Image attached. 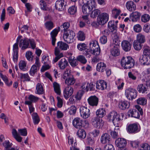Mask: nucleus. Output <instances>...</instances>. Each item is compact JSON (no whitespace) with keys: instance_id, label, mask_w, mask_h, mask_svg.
<instances>
[{"instance_id":"nucleus-32","label":"nucleus","mask_w":150,"mask_h":150,"mask_svg":"<svg viewBox=\"0 0 150 150\" xmlns=\"http://www.w3.org/2000/svg\"><path fill=\"white\" fill-rule=\"evenodd\" d=\"M36 90L35 93L37 94H42L44 93L43 86L41 83H38L37 84L36 86Z\"/></svg>"},{"instance_id":"nucleus-59","label":"nucleus","mask_w":150,"mask_h":150,"mask_svg":"<svg viewBox=\"0 0 150 150\" xmlns=\"http://www.w3.org/2000/svg\"><path fill=\"white\" fill-rule=\"evenodd\" d=\"M25 57L29 61H32L33 60V56L32 53L30 51H27L25 54Z\"/></svg>"},{"instance_id":"nucleus-38","label":"nucleus","mask_w":150,"mask_h":150,"mask_svg":"<svg viewBox=\"0 0 150 150\" xmlns=\"http://www.w3.org/2000/svg\"><path fill=\"white\" fill-rule=\"evenodd\" d=\"M136 101L138 105L144 106L146 104L147 100L144 97H140L137 99Z\"/></svg>"},{"instance_id":"nucleus-27","label":"nucleus","mask_w":150,"mask_h":150,"mask_svg":"<svg viewBox=\"0 0 150 150\" xmlns=\"http://www.w3.org/2000/svg\"><path fill=\"white\" fill-rule=\"evenodd\" d=\"M128 114L129 117L136 118H139L140 117L138 112L135 109L129 110L128 112Z\"/></svg>"},{"instance_id":"nucleus-37","label":"nucleus","mask_w":150,"mask_h":150,"mask_svg":"<svg viewBox=\"0 0 150 150\" xmlns=\"http://www.w3.org/2000/svg\"><path fill=\"white\" fill-rule=\"evenodd\" d=\"M2 144L5 148V150H15L16 149L13 148H12L10 149L9 148L12 146V143H10L8 140L5 141Z\"/></svg>"},{"instance_id":"nucleus-28","label":"nucleus","mask_w":150,"mask_h":150,"mask_svg":"<svg viewBox=\"0 0 150 150\" xmlns=\"http://www.w3.org/2000/svg\"><path fill=\"white\" fill-rule=\"evenodd\" d=\"M119 107L121 110H124L129 107V104L126 100L121 101L119 103Z\"/></svg>"},{"instance_id":"nucleus-41","label":"nucleus","mask_w":150,"mask_h":150,"mask_svg":"<svg viewBox=\"0 0 150 150\" xmlns=\"http://www.w3.org/2000/svg\"><path fill=\"white\" fill-rule=\"evenodd\" d=\"M53 86L55 92L57 94L60 95L61 92L59 84L56 82H54L53 83Z\"/></svg>"},{"instance_id":"nucleus-49","label":"nucleus","mask_w":150,"mask_h":150,"mask_svg":"<svg viewBox=\"0 0 150 150\" xmlns=\"http://www.w3.org/2000/svg\"><path fill=\"white\" fill-rule=\"evenodd\" d=\"M32 115L34 123L35 125L38 124L40 121L38 114L36 112H34L32 114Z\"/></svg>"},{"instance_id":"nucleus-39","label":"nucleus","mask_w":150,"mask_h":150,"mask_svg":"<svg viewBox=\"0 0 150 150\" xmlns=\"http://www.w3.org/2000/svg\"><path fill=\"white\" fill-rule=\"evenodd\" d=\"M26 62L23 60L21 61L18 64V66L19 69L23 71L27 70V67L26 66Z\"/></svg>"},{"instance_id":"nucleus-23","label":"nucleus","mask_w":150,"mask_h":150,"mask_svg":"<svg viewBox=\"0 0 150 150\" xmlns=\"http://www.w3.org/2000/svg\"><path fill=\"white\" fill-rule=\"evenodd\" d=\"M28 99L29 100H26L25 102V104L26 105H30L32 103H36L39 100L38 97L35 96L33 95H30L28 97Z\"/></svg>"},{"instance_id":"nucleus-54","label":"nucleus","mask_w":150,"mask_h":150,"mask_svg":"<svg viewBox=\"0 0 150 150\" xmlns=\"http://www.w3.org/2000/svg\"><path fill=\"white\" fill-rule=\"evenodd\" d=\"M141 21L144 23H146L150 19V16L147 14H144L141 16Z\"/></svg>"},{"instance_id":"nucleus-45","label":"nucleus","mask_w":150,"mask_h":150,"mask_svg":"<svg viewBox=\"0 0 150 150\" xmlns=\"http://www.w3.org/2000/svg\"><path fill=\"white\" fill-rule=\"evenodd\" d=\"M100 47L93 48L90 49L91 53L95 56L99 55L100 53Z\"/></svg>"},{"instance_id":"nucleus-7","label":"nucleus","mask_w":150,"mask_h":150,"mask_svg":"<svg viewBox=\"0 0 150 150\" xmlns=\"http://www.w3.org/2000/svg\"><path fill=\"white\" fill-rule=\"evenodd\" d=\"M109 15L105 13H102L99 14L97 18V21L99 24L104 25L108 21Z\"/></svg>"},{"instance_id":"nucleus-5","label":"nucleus","mask_w":150,"mask_h":150,"mask_svg":"<svg viewBox=\"0 0 150 150\" xmlns=\"http://www.w3.org/2000/svg\"><path fill=\"white\" fill-rule=\"evenodd\" d=\"M75 36V34L73 30H68L64 33V40L67 43H70L74 42Z\"/></svg>"},{"instance_id":"nucleus-18","label":"nucleus","mask_w":150,"mask_h":150,"mask_svg":"<svg viewBox=\"0 0 150 150\" xmlns=\"http://www.w3.org/2000/svg\"><path fill=\"white\" fill-rule=\"evenodd\" d=\"M60 28L59 27L58 29H55L53 30L50 33L52 39V44L53 46L55 45L56 40V37L57 36L59 31H60Z\"/></svg>"},{"instance_id":"nucleus-4","label":"nucleus","mask_w":150,"mask_h":150,"mask_svg":"<svg viewBox=\"0 0 150 150\" xmlns=\"http://www.w3.org/2000/svg\"><path fill=\"white\" fill-rule=\"evenodd\" d=\"M71 71L69 69L67 68L64 71L62 77L65 80V83L67 85H73L75 82V79L73 76H70Z\"/></svg>"},{"instance_id":"nucleus-29","label":"nucleus","mask_w":150,"mask_h":150,"mask_svg":"<svg viewBox=\"0 0 150 150\" xmlns=\"http://www.w3.org/2000/svg\"><path fill=\"white\" fill-rule=\"evenodd\" d=\"M121 12L120 9L117 8H114L112 10V14L113 17L115 18H117L118 17L119 19L121 18L119 16Z\"/></svg>"},{"instance_id":"nucleus-2","label":"nucleus","mask_w":150,"mask_h":150,"mask_svg":"<svg viewBox=\"0 0 150 150\" xmlns=\"http://www.w3.org/2000/svg\"><path fill=\"white\" fill-rule=\"evenodd\" d=\"M79 2L84 4L82 7L84 14L89 15L94 8H96L97 5L94 0H81Z\"/></svg>"},{"instance_id":"nucleus-62","label":"nucleus","mask_w":150,"mask_h":150,"mask_svg":"<svg viewBox=\"0 0 150 150\" xmlns=\"http://www.w3.org/2000/svg\"><path fill=\"white\" fill-rule=\"evenodd\" d=\"M70 26V23L68 22H65L63 23L62 25L61 26V27H62V28H64V32L65 31H67L68 29L69 28Z\"/></svg>"},{"instance_id":"nucleus-17","label":"nucleus","mask_w":150,"mask_h":150,"mask_svg":"<svg viewBox=\"0 0 150 150\" xmlns=\"http://www.w3.org/2000/svg\"><path fill=\"white\" fill-rule=\"evenodd\" d=\"M83 120L79 117L74 118L72 121L73 126L76 128H80L83 126Z\"/></svg>"},{"instance_id":"nucleus-51","label":"nucleus","mask_w":150,"mask_h":150,"mask_svg":"<svg viewBox=\"0 0 150 150\" xmlns=\"http://www.w3.org/2000/svg\"><path fill=\"white\" fill-rule=\"evenodd\" d=\"M115 84L118 90H122L123 89L124 83L120 79H118L117 81H116L115 82Z\"/></svg>"},{"instance_id":"nucleus-8","label":"nucleus","mask_w":150,"mask_h":150,"mask_svg":"<svg viewBox=\"0 0 150 150\" xmlns=\"http://www.w3.org/2000/svg\"><path fill=\"white\" fill-rule=\"evenodd\" d=\"M90 110L87 107L82 106L80 108L81 116L83 119H86L90 116Z\"/></svg>"},{"instance_id":"nucleus-15","label":"nucleus","mask_w":150,"mask_h":150,"mask_svg":"<svg viewBox=\"0 0 150 150\" xmlns=\"http://www.w3.org/2000/svg\"><path fill=\"white\" fill-rule=\"evenodd\" d=\"M89 104L92 106H96L98 103V99L95 96H91L88 99Z\"/></svg>"},{"instance_id":"nucleus-3","label":"nucleus","mask_w":150,"mask_h":150,"mask_svg":"<svg viewBox=\"0 0 150 150\" xmlns=\"http://www.w3.org/2000/svg\"><path fill=\"white\" fill-rule=\"evenodd\" d=\"M120 64L122 67L124 69H130L134 65V59L130 56L123 57L121 59Z\"/></svg>"},{"instance_id":"nucleus-33","label":"nucleus","mask_w":150,"mask_h":150,"mask_svg":"<svg viewBox=\"0 0 150 150\" xmlns=\"http://www.w3.org/2000/svg\"><path fill=\"white\" fill-rule=\"evenodd\" d=\"M78 137L81 139H84L86 136V134L85 130L83 129H79L76 133Z\"/></svg>"},{"instance_id":"nucleus-52","label":"nucleus","mask_w":150,"mask_h":150,"mask_svg":"<svg viewBox=\"0 0 150 150\" xmlns=\"http://www.w3.org/2000/svg\"><path fill=\"white\" fill-rule=\"evenodd\" d=\"M90 49L100 47L97 41L93 40L89 43Z\"/></svg>"},{"instance_id":"nucleus-48","label":"nucleus","mask_w":150,"mask_h":150,"mask_svg":"<svg viewBox=\"0 0 150 150\" xmlns=\"http://www.w3.org/2000/svg\"><path fill=\"white\" fill-rule=\"evenodd\" d=\"M96 114L98 117H99V118L102 117L105 115V111L103 108L100 109L96 111Z\"/></svg>"},{"instance_id":"nucleus-16","label":"nucleus","mask_w":150,"mask_h":150,"mask_svg":"<svg viewBox=\"0 0 150 150\" xmlns=\"http://www.w3.org/2000/svg\"><path fill=\"white\" fill-rule=\"evenodd\" d=\"M115 144L117 147L120 148H123L126 146L127 142L125 139L119 138L116 140Z\"/></svg>"},{"instance_id":"nucleus-30","label":"nucleus","mask_w":150,"mask_h":150,"mask_svg":"<svg viewBox=\"0 0 150 150\" xmlns=\"http://www.w3.org/2000/svg\"><path fill=\"white\" fill-rule=\"evenodd\" d=\"M140 15V13L139 12L137 11L134 12L130 16V20L132 22H136L139 19Z\"/></svg>"},{"instance_id":"nucleus-10","label":"nucleus","mask_w":150,"mask_h":150,"mask_svg":"<svg viewBox=\"0 0 150 150\" xmlns=\"http://www.w3.org/2000/svg\"><path fill=\"white\" fill-rule=\"evenodd\" d=\"M128 132L129 133H136L140 131L138 127V125L137 123L129 125L127 127Z\"/></svg>"},{"instance_id":"nucleus-63","label":"nucleus","mask_w":150,"mask_h":150,"mask_svg":"<svg viewBox=\"0 0 150 150\" xmlns=\"http://www.w3.org/2000/svg\"><path fill=\"white\" fill-rule=\"evenodd\" d=\"M88 83L86 82H84L82 83L81 88L83 91H88Z\"/></svg>"},{"instance_id":"nucleus-35","label":"nucleus","mask_w":150,"mask_h":150,"mask_svg":"<svg viewBox=\"0 0 150 150\" xmlns=\"http://www.w3.org/2000/svg\"><path fill=\"white\" fill-rule=\"evenodd\" d=\"M100 11L98 9L94 8L91 12L90 14V17L93 18H96V17L100 14Z\"/></svg>"},{"instance_id":"nucleus-12","label":"nucleus","mask_w":150,"mask_h":150,"mask_svg":"<svg viewBox=\"0 0 150 150\" xmlns=\"http://www.w3.org/2000/svg\"><path fill=\"white\" fill-rule=\"evenodd\" d=\"M122 114H118L117 113L112 121L115 126L118 127L120 125V122L123 118Z\"/></svg>"},{"instance_id":"nucleus-47","label":"nucleus","mask_w":150,"mask_h":150,"mask_svg":"<svg viewBox=\"0 0 150 150\" xmlns=\"http://www.w3.org/2000/svg\"><path fill=\"white\" fill-rule=\"evenodd\" d=\"M137 90L139 93H143L147 91V88L144 85L141 84L138 85Z\"/></svg>"},{"instance_id":"nucleus-36","label":"nucleus","mask_w":150,"mask_h":150,"mask_svg":"<svg viewBox=\"0 0 150 150\" xmlns=\"http://www.w3.org/2000/svg\"><path fill=\"white\" fill-rule=\"evenodd\" d=\"M118 46L116 45L114 46L111 50V53L112 55L114 56H117L120 55V52L119 50L118 47Z\"/></svg>"},{"instance_id":"nucleus-13","label":"nucleus","mask_w":150,"mask_h":150,"mask_svg":"<svg viewBox=\"0 0 150 150\" xmlns=\"http://www.w3.org/2000/svg\"><path fill=\"white\" fill-rule=\"evenodd\" d=\"M74 91L73 88L71 86L66 87L63 91L64 98L67 99L73 94Z\"/></svg>"},{"instance_id":"nucleus-60","label":"nucleus","mask_w":150,"mask_h":150,"mask_svg":"<svg viewBox=\"0 0 150 150\" xmlns=\"http://www.w3.org/2000/svg\"><path fill=\"white\" fill-rule=\"evenodd\" d=\"M42 62L44 64H50V61L49 60V56L45 55H43L42 57Z\"/></svg>"},{"instance_id":"nucleus-20","label":"nucleus","mask_w":150,"mask_h":150,"mask_svg":"<svg viewBox=\"0 0 150 150\" xmlns=\"http://www.w3.org/2000/svg\"><path fill=\"white\" fill-rule=\"evenodd\" d=\"M55 48H58L59 50H66L68 49L69 47V45L67 43L63 42L62 41H60L58 42L57 43V46Z\"/></svg>"},{"instance_id":"nucleus-56","label":"nucleus","mask_w":150,"mask_h":150,"mask_svg":"<svg viewBox=\"0 0 150 150\" xmlns=\"http://www.w3.org/2000/svg\"><path fill=\"white\" fill-rule=\"evenodd\" d=\"M69 113L70 115H74L76 111V107L74 105L71 106L68 108Z\"/></svg>"},{"instance_id":"nucleus-44","label":"nucleus","mask_w":150,"mask_h":150,"mask_svg":"<svg viewBox=\"0 0 150 150\" xmlns=\"http://www.w3.org/2000/svg\"><path fill=\"white\" fill-rule=\"evenodd\" d=\"M38 67L35 64L33 65L29 71L30 74L32 76H34L37 72Z\"/></svg>"},{"instance_id":"nucleus-46","label":"nucleus","mask_w":150,"mask_h":150,"mask_svg":"<svg viewBox=\"0 0 150 150\" xmlns=\"http://www.w3.org/2000/svg\"><path fill=\"white\" fill-rule=\"evenodd\" d=\"M20 77L21 79L23 80L24 81H29L30 80V78L28 73H20Z\"/></svg>"},{"instance_id":"nucleus-43","label":"nucleus","mask_w":150,"mask_h":150,"mask_svg":"<svg viewBox=\"0 0 150 150\" xmlns=\"http://www.w3.org/2000/svg\"><path fill=\"white\" fill-rule=\"evenodd\" d=\"M136 40L141 44L144 43L145 41V37L141 33H139L137 35Z\"/></svg>"},{"instance_id":"nucleus-26","label":"nucleus","mask_w":150,"mask_h":150,"mask_svg":"<svg viewBox=\"0 0 150 150\" xmlns=\"http://www.w3.org/2000/svg\"><path fill=\"white\" fill-rule=\"evenodd\" d=\"M126 6L127 9L130 11H133L136 9L135 4L132 1H127L126 4Z\"/></svg>"},{"instance_id":"nucleus-34","label":"nucleus","mask_w":150,"mask_h":150,"mask_svg":"<svg viewBox=\"0 0 150 150\" xmlns=\"http://www.w3.org/2000/svg\"><path fill=\"white\" fill-rule=\"evenodd\" d=\"M106 65L103 62H100L98 63L96 66V69L99 72H103L105 70Z\"/></svg>"},{"instance_id":"nucleus-58","label":"nucleus","mask_w":150,"mask_h":150,"mask_svg":"<svg viewBox=\"0 0 150 150\" xmlns=\"http://www.w3.org/2000/svg\"><path fill=\"white\" fill-rule=\"evenodd\" d=\"M77 37L79 40L80 41L84 40L85 38V36L84 33L81 31H79L77 34Z\"/></svg>"},{"instance_id":"nucleus-25","label":"nucleus","mask_w":150,"mask_h":150,"mask_svg":"<svg viewBox=\"0 0 150 150\" xmlns=\"http://www.w3.org/2000/svg\"><path fill=\"white\" fill-rule=\"evenodd\" d=\"M110 136L107 133H104L101 135L100 140L101 143L103 144H105L108 143L110 141Z\"/></svg>"},{"instance_id":"nucleus-24","label":"nucleus","mask_w":150,"mask_h":150,"mask_svg":"<svg viewBox=\"0 0 150 150\" xmlns=\"http://www.w3.org/2000/svg\"><path fill=\"white\" fill-rule=\"evenodd\" d=\"M68 63L67 61L65 58L61 59L59 62L58 67L60 69L64 70L67 66Z\"/></svg>"},{"instance_id":"nucleus-57","label":"nucleus","mask_w":150,"mask_h":150,"mask_svg":"<svg viewBox=\"0 0 150 150\" xmlns=\"http://www.w3.org/2000/svg\"><path fill=\"white\" fill-rule=\"evenodd\" d=\"M119 129L118 128L117 129L115 128L114 131H112L111 130H109V132L110 133V134L113 138H116L118 137Z\"/></svg>"},{"instance_id":"nucleus-14","label":"nucleus","mask_w":150,"mask_h":150,"mask_svg":"<svg viewBox=\"0 0 150 150\" xmlns=\"http://www.w3.org/2000/svg\"><path fill=\"white\" fill-rule=\"evenodd\" d=\"M55 7L56 9L58 11H62L65 9V5L64 1L57 0L55 3Z\"/></svg>"},{"instance_id":"nucleus-31","label":"nucleus","mask_w":150,"mask_h":150,"mask_svg":"<svg viewBox=\"0 0 150 150\" xmlns=\"http://www.w3.org/2000/svg\"><path fill=\"white\" fill-rule=\"evenodd\" d=\"M12 134L13 137L18 142H20L22 140V137L18 134L16 130L15 129H12Z\"/></svg>"},{"instance_id":"nucleus-6","label":"nucleus","mask_w":150,"mask_h":150,"mask_svg":"<svg viewBox=\"0 0 150 150\" xmlns=\"http://www.w3.org/2000/svg\"><path fill=\"white\" fill-rule=\"evenodd\" d=\"M125 95L128 100H132L137 97V92L135 89L129 88L125 90Z\"/></svg>"},{"instance_id":"nucleus-55","label":"nucleus","mask_w":150,"mask_h":150,"mask_svg":"<svg viewBox=\"0 0 150 150\" xmlns=\"http://www.w3.org/2000/svg\"><path fill=\"white\" fill-rule=\"evenodd\" d=\"M141 43L138 42L137 41L135 40L133 43V47L134 49L137 50H139L142 48Z\"/></svg>"},{"instance_id":"nucleus-40","label":"nucleus","mask_w":150,"mask_h":150,"mask_svg":"<svg viewBox=\"0 0 150 150\" xmlns=\"http://www.w3.org/2000/svg\"><path fill=\"white\" fill-rule=\"evenodd\" d=\"M108 26L112 31L116 30L117 29V25L116 23H114V21H109L108 23Z\"/></svg>"},{"instance_id":"nucleus-64","label":"nucleus","mask_w":150,"mask_h":150,"mask_svg":"<svg viewBox=\"0 0 150 150\" xmlns=\"http://www.w3.org/2000/svg\"><path fill=\"white\" fill-rule=\"evenodd\" d=\"M150 147L149 145L147 144H143L141 148L138 150H150Z\"/></svg>"},{"instance_id":"nucleus-21","label":"nucleus","mask_w":150,"mask_h":150,"mask_svg":"<svg viewBox=\"0 0 150 150\" xmlns=\"http://www.w3.org/2000/svg\"><path fill=\"white\" fill-rule=\"evenodd\" d=\"M107 83L104 80H100L98 81L96 83V88L99 90H103L107 88Z\"/></svg>"},{"instance_id":"nucleus-9","label":"nucleus","mask_w":150,"mask_h":150,"mask_svg":"<svg viewBox=\"0 0 150 150\" xmlns=\"http://www.w3.org/2000/svg\"><path fill=\"white\" fill-rule=\"evenodd\" d=\"M92 123L93 126L98 129L102 128L104 125L102 119L98 117H95L93 118Z\"/></svg>"},{"instance_id":"nucleus-22","label":"nucleus","mask_w":150,"mask_h":150,"mask_svg":"<svg viewBox=\"0 0 150 150\" xmlns=\"http://www.w3.org/2000/svg\"><path fill=\"white\" fill-rule=\"evenodd\" d=\"M54 54L56 57L53 60V62L54 63L57 62L59 59L64 56L63 53L61 52L60 50L57 48H55Z\"/></svg>"},{"instance_id":"nucleus-50","label":"nucleus","mask_w":150,"mask_h":150,"mask_svg":"<svg viewBox=\"0 0 150 150\" xmlns=\"http://www.w3.org/2000/svg\"><path fill=\"white\" fill-rule=\"evenodd\" d=\"M117 114L116 112L114 111L110 112L107 116L108 120L110 122H112Z\"/></svg>"},{"instance_id":"nucleus-42","label":"nucleus","mask_w":150,"mask_h":150,"mask_svg":"<svg viewBox=\"0 0 150 150\" xmlns=\"http://www.w3.org/2000/svg\"><path fill=\"white\" fill-rule=\"evenodd\" d=\"M68 61L70 65L72 67H75L78 64V61L76 59H74V58H72V57H69Z\"/></svg>"},{"instance_id":"nucleus-11","label":"nucleus","mask_w":150,"mask_h":150,"mask_svg":"<svg viewBox=\"0 0 150 150\" xmlns=\"http://www.w3.org/2000/svg\"><path fill=\"white\" fill-rule=\"evenodd\" d=\"M141 64L143 65H148L150 64V57L146 55H141L139 59Z\"/></svg>"},{"instance_id":"nucleus-19","label":"nucleus","mask_w":150,"mask_h":150,"mask_svg":"<svg viewBox=\"0 0 150 150\" xmlns=\"http://www.w3.org/2000/svg\"><path fill=\"white\" fill-rule=\"evenodd\" d=\"M121 45L123 50L125 52H128L131 50V45L127 40H123L121 42Z\"/></svg>"},{"instance_id":"nucleus-53","label":"nucleus","mask_w":150,"mask_h":150,"mask_svg":"<svg viewBox=\"0 0 150 150\" xmlns=\"http://www.w3.org/2000/svg\"><path fill=\"white\" fill-rule=\"evenodd\" d=\"M76 59L78 61L83 64H85L87 62V60L85 57L82 55H80L77 56Z\"/></svg>"},{"instance_id":"nucleus-61","label":"nucleus","mask_w":150,"mask_h":150,"mask_svg":"<svg viewBox=\"0 0 150 150\" xmlns=\"http://www.w3.org/2000/svg\"><path fill=\"white\" fill-rule=\"evenodd\" d=\"M76 8L75 6H72L68 9L69 13L71 15H74L76 12Z\"/></svg>"},{"instance_id":"nucleus-1","label":"nucleus","mask_w":150,"mask_h":150,"mask_svg":"<svg viewBox=\"0 0 150 150\" xmlns=\"http://www.w3.org/2000/svg\"><path fill=\"white\" fill-rule=\"evenodd\" d=\"M22 37L21 36H19L16 39V42L13 46V60L15 62H17L18 58V43L19 42V47L23 50L27 48L29 46V42L28 39L27 38L21 39Z\"/></svg>"}]
</instances>
